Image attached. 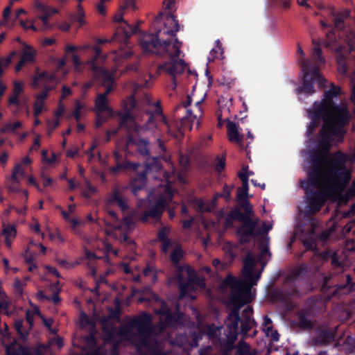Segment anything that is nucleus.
<instances>
[{
	"instance_id": "f257e3e1",
	"label": "nucleus",
	"mask_w": 355,
	"mask_h": 355,
	"mask_svg": "<svg viewBox=\"0 0 355 355\" xmlns=\"http://www.w3.org/2000/svg\"><path fill=\"white\" fill-rule=\"evenodd\" d=\"M347 156L342 151L331 155L318 148L310 154V166L307 180L300 182L307 204V212L314 214L322 209L327 199V194L314 188H328L334 191L336 187H345L351 180V173L347 169Z\"/></svg>"
},
{
	"instance_id": "f03ea898",
	"label": "nucleus",
	"mask_w": 355,
	"mask_h": 355,
	"mask_svg": "<svg viewBox=\"0 0 355 355\" xmlns=\"http://www.w3.org/2000/svg\"><path fill=\"white\" fill-rule=\"evenodd\" d=\"M259 251V257L251 254L246 257L242 270V280L235 279L232 275H228L224 280V286H230L232 291L230 303L234 311L227 318V326L234 334H236L240 320L239 311L241 306L253 300L254 293L250 287L259 281L264 266L271 257L268 245H260Z\"/></svg>"
},
{
	"instance_id": "7ed1b4c3",
	"label": "nucleus",
	"mask_w": 355,
	"mask_h": 355,
	"mask_svg": "<svg viewBox=\"0 0 355 355\" xmlns=\"http://www.w3.org/2000/svg\"><path fill=\"white\" fill-rule=\"evenodd\" d=\"M331 88L324 92L320 101H315L313 107L324 114V123L318 132V148L329 152L335 138L342 141L346 133L345 127L351 119L347 106L340 105L334 98L341 92L340 87L331 83Z\"/></svg>"
},
{
	"instance_id": "20e7f679",
	"label": "nucleus",
	"mask_w": 355,
	"mask_h": 355,
	"mask_svg": "<svg viewBox=\"0 0 355 355\" xmlns=\"http://www.w3.org/2000/svg\"><path fill=\"white\" fill-rule=\"evenodd\" d=\"M160 33L157 35H144L140 39L139 45L145 53L156 54L160 57L168 56L169 62H164L157 67L159 73L166 71L172 77L173 89L177 86L175 76L184 71L187 66L184 60H177L180 55L182 42L178 38L172 43L169 40L160 37Z\"/></svg>"
},
{
	"instance_id": "39448f33",
	"label": "nucleus",
	"mask_w": 355,
	"mask_h": 355,
	"mask_svg": "<svg viewBox=\"0 0 355 355\" xmlns=\"http://www.w3.org/2000/svg\"><path fill=\"white\" fill-rule=\"evenodd\" d=\"M229 216L242 223L236 230V233L242 242L248 243L254 241L258 242L257 244H269L270 239L268 232L272 228V224L263 222L259 227L257 219H252L245 214H242L239 207L232 209L229 212Z\"/></svg>"
},
{
	"instance_id": "423d86ee",
	"label": "nucleus",
	"mask_w": 355,
	"mask_h": 355,
	"mask_svg": "<svg viewBox=\"0 0 355 355\" xmlns=\"http://www.w3.org/2000/svg\"><path fill=\"white\" fill-rule=\"evenodd\" d=\"M300 66L303 73V83L302 86L295 89L297 94L312 95L315 92L314 83H317L320 88L327 87V80L321 75L319 66L313 60L302 58Z\"/></svg>"
},
{
	"instance_id": "0eeeda50",
	"label": "nucleus",
	"mask_w": 355,
	"mask_h": 355,
	"mask_svg": "<svg viewBox=\"0 0 355 355\" xmlns=\"http://www.w3.org/2000/svg\"><path fill=\"white\" fill-rule=\"evenodd\" d=\"M123 13L117 14L114 17V21L122 23L116 28L112 36V40L117 41L121 45L119 55L123 58H130L133 51L128 46L130 37L138 31L137 26H132L123 19Z\"/></svg>"
},
{
	"instance_id": "6e6552de",
	"label": "nucleus",
	"mask_w": 355,
	"mask_h": 355,
	"mask_svg": "<svg viewBox=\"0 0 355 355\" xmlns=\"http://www.w3.org/2000/svg\"><path fill=\"white\" fill-rule=\"evenodd\" d=\"M164 17H165V28L164 30L157 31L155 34L149 33L148 35H158V33H160V37L163 38L164 40H169L171 41L172 43H174L175 39L178 38L176 37V34L180 29V26L178 23V20L171 13H168L165 15L163 12H159L155 18V21L156 23L161 22ZM144 35L145 34H144L143 35Z\"/></svg>"
},
{
	"instance_id": "1a4fd4ad",
	"label": "nucleus",
	"mask_w": 355,
	"mask_h": 355,
	"mask_svg": "<svg viewBox=\"0 0 355 355\" xmlns=\"http://www.w3.org/2000/svg\"><path fill=\"white\" fill-rule=\"evenodd\" d=\"M150 142L148 139L144 138H135L132 135H128L125 146L122 150L127 155L133 153V148L135 147L137 151L142 156L147 157L150 155L149 150Z\"/></svg>"
},
{
	"instance_id": "9d476101",
	"label": "nucleus",
	"mask_w": 355,
	"mask_h": 355,
	"mask_svg": "<svg viewBox=\"0 0 355 355\" xmlns=\"http://www.w3.org/2000/svg\"><path fill=\"white\" fill-rule=\"evenodd\" d=\"M180 272L182 276L186 275L188 279L186 284H181L180 285L181 296H187L191 290H197L198 288H202L205 287L204 280H200L197 284L195 282V271L189 266H182Z\"/></svg>"
},
{
	"instance_id": "9b49d317",
	"label": "nucleus",
	"mask_w": 355,
	"mask_h": 355,
	"mask_svg": "<svg viewBox=\"0 0 355 355\" xmlns=\"http://www.w3.org/2000/svg\"><path fill=\"white\" fill-rule=\"evenodd\" d=\"M92 71L94 79L96 80L102 82L103 85L105 87V92L101 94L105 95V96L107 97V96L113 90V75L107 69L99 66H96L94 63V61H92Z\"/></svg>"
},
{
	"instance_id": "f8f14e48",
	"label": "nucleus",
	"mask_w": 355,
	"mask_h": 355,
	"mask_svg": "<svg viewBox=\"0 0 355 355\" xmlns=\"http://www.w3.org/2000/svg\"><path fill=\"white\" fill-rule=\"evenodd\" d=\"M168 206L166 198L160 196L155 202L150 207L148 210L144 211L139 216L140 221L146 223L149 218H153L156 220H160L163 212Z\"/></svg>"
},
{
	"instance_id": "ddd939ff",
	"label": "nucleus",
	"mask_w": 355,
	"mask_h": 355,
	"mask_svg": "<svg viewBox=\"0 0 355 355\" xmlns=\"http://www.w3.org/2000/svg\"><path fill=\"white\" fill-rule=\"evenodd\" d=\"M302 244H317L318 241L325 242L330 236V233L327 231L319 232L317 227L313 225L309 230L302 231Z\"/></svg>"
},
{
	"instance_id": "4468645a",
	"label": "nucleus",
	"mask_w": 355,
	"mask_h": 355,
	"mask_svg": "<svg viewBox=\"0 0 355 355\" xmlns=\"http://www.w3.org/2000/svg\"><path fill=\"white\" fill-rule=\"evenodd\" d=\"M113 157L116 162V165L110 167V170L113 174H116L121 171H137L139 166V163L132 162L128 160L122 162L123 155L117 150L113 152Z\"/></svg>"
},
{
	"instance_id": "2eb2a0df",
	"label": "nucleus",
	"mask_w": 355,
	"mask_h": 355,
	"mask_svg": "<svg viewBox=\"0 0 355 355\" xmlns=\"http://www.w3.org/2000/svg\"><path fill=\"white\" fill-rule=\"evenodd\" d=\"M309 118L311 120L309 123L306 135L308 138H311L315 133L317 128L320 125L321 120H323L324 123V114L312 107L311 109L307 110Z\"/></svg>"
},
{
	"instance_id": "dca6fc26",
	"label": "nucleus",
	"mask_w": 355,
	"mask_h": 355,
	"mask_svg": "<svg viewBox=\"0 0 355 355\" xmlns=\"http://www.w3.org/2000/svg\"><path fill=\"white\" fill-rule=\"evenodd\" d=\"M147 123L149 125H153L156 128H159L160 124H164L167 128L169 126L168 122L163 114L162 107H157L153 112L149 113Z\"/></svg>"
},
{
	"instance_id": "f3484780",
	"label": "nucleus",
	"mask_w": 355,
	"mask_h": 355,
	"mask_svg": "<svg viewBox=\"0 0 355 355\" xmlns=\"http://www.w3.org/2000/svg\"><path fill=\"white\" fill-rule=\"evenodd\" d=\"M78 4L77 6V10L76 12L71 13L69 16V19L72 24H77V28H82L85 24L86 20L85 19V10L81 5V2L83 0H78Z\"/></svg>"
},
{
	"instance_id": "a211bd4d",
	"label": "nucleus",
	"mask_w": 355,
	"mask_h": 355,
	"mask_svg": "<svg viewBox=\"0 0 355 355\" xmlns=\"http://www.w3.org/2000/svg\"><path fill=\"white\" fill-rule=\"evenodd\" d=\"M227 135L230 141L236 142L241 148H243V135H240L238 131V126L236 123L228 121L227 123Z\"/></svg>"
},
{
	"instance_id": "6ab92c4d",
	"label": "nucleus",
	"mask_w": 355,
	"mask_h": 355,
	"mask_svg": "<svg viewBox=\"0 0 355 355\" xmlns=\"http://www.w3.org/2000/svg\"><path fill=\"white\" fill-rule=\"evenodd\" d=\"M146 179V171L139 172L136 175L130 183L131 191L135 196H137L138 193L145 187Z\"/></svg>"
},
{
	"instance_id": "aec40b11",
	"label": "nucleus",
	"mask_w": 355,
	"mask_h": 355,
	"mask_svg": "<svg viewBox=\"0 0 355 355\" xmlns=\"http://www.w3.org/2000/svg\"><path fill=\"white\" fill-rule=\"evenodd\" d=\"M136 105V102L135 99L132 98L130 101V107L125 108V111L124 112H119L118 116L120 118L119 120V126L120 127H125L128 122L134 121V116L132 110L135 108Z\"/></svg>"
},
{
	"instance_id": "412c9836",
	"label": "nucleus",
	"mask_w": 355,
	"mask_h": 355,
	"mask_svg": "<svg viewBox=\"0 0 355 355\" xmlns=\"http://www.w3.org/2000/svg\"><path fill=\"white\" fill-rule=\"evenodd\" d=\"M109 201L112 204H116L117 206L122 210H127L129 207L128 202L123 198L120 191L115 188L113 189L112 195L109 199Z\"/></svg>"
},
{
	"instance_id": "4be33fe9",
	"label": "nucleus",
	"mask_w": 355,
	"mask_h": 355,
	"mask_svg": "<svg viewBox=\"0 0 355 355\" xmlns=\"http://www.w3.org/2000/svg\"><path fill=\"white\" fill-rule=\"evenodd\" d=\"M95 107L98 112H107L109 116L112 115V110L109 106L107 98L105 95L98 94L95 101Z\"/></svg>"
},
{
	"instance_id": "5701e85b",
	"label": "nucleus",
	"mask_w": 355,
	"mask_h": 355,
	"mask_svg": "<svg viewBox=\"0 0 355 355\" xmlns=\"http://www.w3.org/2000/svg\"><path fill=\"white\" fill-rule=\"evenodd\" d=\"M197 120V116L193 115L191 110H186V115L180 119V128L191 130L193 123Z\"/></svg>"
},
{
	"instance_id": "b1692460",
	"label": "nucleus",
	"mask_w": 355,
	"mask_h": 355,
	"mask_svg": "<svg viewBox=\"0 0 355 355\" xmlns=\"http://www.w3.org/2000/svg\"><path fill=\"white\" fill-rule=\"evenodd\" d=\"M34 8L42 12H48L51 16L53 15L58 14L59 10L46 5L40 0H33Z\"/></svg>"
},
{
	"instance_id": "393cba45",
	"label": "nucleus",
	"mask_w": 355,
	"mask_h": 355,
	"mask_svg": "<svg viewBox=\"0 0 355 355\" xmlns=\"http://www.w3.org/2000/svg\"><path fill=\"white\" fill-rule=\"evenodd\" d=\"M313 44H314V48L313 49L312 59L317 62L315 64L318 66V64H324L325 60L324 58L322 55V49L320 47V42H318L313 40Z\"/></svg>"
},
{
	"instance_id": "a878e982",
	"label": "nucleus",
	"mask_w": 355,
	"mask_h": 355,
	"mask_svg": "<svg viewBox=\"0 0 355 355\" xmlns=\"http://www.w3.org/2000/svg\"><path fill=\"white\" fill-rule=\"evenodd\" d=\"M16 229L13 225H8L3 227V235L5 239V244H11L12 239L16 236Z\"/></svg>"
},
{
	"instance_id": "bb28decb",
	"label": "nucleus",
	"mask_w": 355,
	"mask_h": 355,
	"mask_svg": "<svg viewBox=\"0 0 355 355\" xmlns=\"http://www.w3.org/2000/svg\"><path fill=\"white\" fill-rule=\"evenodd\" d=\"M171 232V227L168 226L162 227L157 233V241L162 244H173L168 239V235Z\"/></svg>"
},
{
	"instance_id": "cd10ccee",
	"label": "nucleus",
	"mask_w": 355,
	"mask_h": 355,
	"mask_svg": "<svg viewBox=\"0 0 355 355\" xmlns=\"http://www.w3.org/2000/svg\"><path fill=\"white\" fill-rule=\"evenodd\" d=\"M42 13V15L38 17V19L40 20V24H37V27L38 30L46 31L52 28V25L49 21L51 15L47 12Z\"/></svg>"
},
{
	"instance_id": "c85d7f7f",
	"label": "nucleus",
	"mask_w": 355,
	"mask_h": 355,
	"mask_svg": "<svg viewBox=\"0 0 355 355\" xmlns=\"http://www.w3.org/2000/svg\"><path fill=\"white\" fill-rule=\"evenodd\" d=\"M107 234L109 235H112L115 237L117 240H120L121 241H126L128 239V235L123 232H122L121 230L120 224L116 225L112 232H108Z\"/></svg>"
},
{
	"instance_id": "c756f323",
	"label": "nucleus",
	"mask_w": 355,
	"mask_h": 355,
	"mask_svg": "<svg viewBox=\"0 0 355 355\" xmlns=\"http://www.w3.org/2000/svg\"><path fill=\"white\" fill-rule=\"evenodd\" d=\"M237 201L239 202V207H238L240 209L241 208L243 209L245 212L242 214H245L248 217H251V215L252 214V206L250 205V203L248 198H243L241 200H237Z\"/></svg>"
},
{
	"instance_id": "7c9ffc66",
	"label": "nucleus",
	"mask_w": 355,
	"mask_h": 355,
	"mask_svg": "<svg viewBox=\"0 0 355 355\" xmlns=\"http://www.w3.org/2000/svg\"><path fill=\"white\" fill-rule=\"evenodd\" d=\"M34 56L35 54L31 48L28 46H26L20 59L25 63L32 62L34 61Z\"/></svg>"
},
{
	"instance_id": "2f4dec72",
	"label": "nucleus",
	"mask_w": 355,
	"mask_h": 355,
	"mask_svg": "<svg viewBox=\"0 0 355 355\" xmlns=\"http://www.w3.org/2000/svg\"><path fill=\"white\" fill-rule=\"evenodd\" d=\"M192 99L191 97L189 96H187V99L185 101H183L180 104L177 105L174 108V113L175 114L178 116V112L180 110H188L187 107L191 104Z\"/></svg>"
},
{
	"instance_id": "473e14b6",
	"label": "nucleus",
	"mask_w": 355,
	"mask_h": 355,
	"mask_svg": "<svg viewBox=\"0 0 355 355\" xmlns=\"http://www.w3.org/2000/svg\"><path fill=\"white\" fill-rule=\"evenodd\" d=\"M223 53V49L222 48V44H220L219 40L216 41V46L214 49H212L209 53V56L208 58L209 61H214V60L218 58V54L222 55Z\"/></svg>"
},
{
	"instance_id": "72a5a7b5",
	"label": "nucleus",
	"mask_w": 355,
	"mask_h": 355,
	"mask_svg": "<svg viewBox=\"0 0 355 355\" xmlns=\"http://www.w3.org/2000/svg\"><path fill=\"white\" fill-rule=\"evenodd\" d=\"M51 89L52 87H45L44 90L41 93L36 95L35 103L44 105V102L49 96V92L51 91Z\"/></svg>"
},
{
	"instance_id": "f704fd0d",
	"label": "nucleus",
	"mask_w": 355,
	"mask_h": 355,
	"mask_svg": "<svg viewBox=\"0 0 355 355\" xmlns=\"http://www.w3.org/2000/svg\"><path fill=\"white\" fill-rule=\"evenodd\" d=\"M18 175H24V171L20 164H17L12 170L11 180L13 183L19 182Z\"/></svg>"
},
{
	"instance_id": "c9c22d12",
	"label": "nucleus",
	"mask_w": 355,
	"mask_h": 355,
	"mask_svg": "<svg viewBox=\"0 0 355 355\" xmlns=\"http://www.w3.org/2000/svg\"><path fill=\"white\" fill-rule=\"evenodd\" d=\"M248 191H249L248 184H243L241 187H239L237 189V194H236L237 200L248 198Z\"/></svg>"
},
{
	"instance_id": "e433bc0d",
	"label": "nucleus",
	"mask_w": 355,
	"mask_h": 355,
	"mask_svg": "<svg viewBox=\"0 0 355 355\" xmlns=\"http://www.w3.org/2000/svg\"><path fill=\"white\" fill-rule=\"evenodd\" d=\"M36 315H40V311L37 306H33V310L26 311V320L30 324V327L33 326V319Z\"/></svg>"
},
{
	"instance_id": "4c0bfd02",
	"label": "nucleus",
	"mask_w": 355,
	"mask_h": 355,
	"mask_svg": "<svg viewBox=\"0 0 355 355\" xmlns=\"http://www.w3.org/2000/svg\"><path fill=\"white\" fill-rule=\"evenodd\" d=\"M91 48H92V46L89 44H85V45L80 46L67 44L65 48V53H74L78 50L87 51L88 49H90Z\"/></svg>"
},
{
	"instance_id": "58836bf2",
	"label": "nucleus",
	"mask_w": 355,
	"mask_h": 355,
	"mask_svg": "<svg viewBox=\"0 0 355 355\" xmlns=\"http://www.w3.org/2000/svg\"><path fill=\"white\" fill-rule=\"evenodd\" d=\"M182 257L183 252L182 249L179 247H177L172 251L171 259L173 263H177L180 261Z\"/></svg>"
},
{
	"instance_id": "ea45409f",
	"label": "nucleus",
	"mask_w": 355,
	"mask_h": 355,
	"mask_svg": "<svg viewBox=\"0 0 355 355\" xmlns=\"http://www.w3.org/2000/svg\"><path fill=\"white\" fill-rule=\"evenodd\" d=\"M55 78V76L53 73H48L46 71H42L40 73H39L35 77V80H46V81H52V80H54Z\"/></svg>"
},
{
	"instance_id": "a19ab883",
	"label": "nucleus",
	"mask_w": 355,
	"mask_h": 355,
	"mask_svg": "<svg viewBox=\"0 0 355 355\" xmlns=\"http://www.w3.org/2000/svg\"><path fill=\"white\" fill-rule=\"evenodd\" d=\"M334 24L337 29L342 30L344 28V17L341 14L336 13L334 15Z\"/></svg>"
},
{
	"instance_id": "79ce46f5",
	"label": "nucleus",
	"mask_w": 355,
	"mask_h": 355,
	"mask_svg": "<svg viewBox=\"0 0 355 355\" xmlns=\"http://www.w3.org/2000/svg\"><path fill=\"white\" fill-rule=\"evenodd\" d=\"M326 36L328 40L324 42V45L329 47L332 43L336 41V33L333 29H331L327 33Z\"/></svg>"
},
{
	"instance_id": "37998d69",
	"label": "nucleus",
	"mask_w": 355,
	"mask_h": 355,
	"mask_svg": "<svg viewBox=\"0 0 355 355\" xmlns=\"http://www.w3.org/2000/svg\"><path fill=\"white\" fill-rule=\"evenodd\" d=\"M128 8L132 10L136 9L135 0H124L123 3L120 6L121 12Z\"/></svg>"
},
{
	"instance_id": "c03bdc74",
	"label": "nucleus",
	"mask_w": 355,
	"mask_h": 355,
	"mask_svg": "<svg viewBox=\"0 0 355 355\" xmlns=\"http://www.w3.org/2000/svg\"><path fill=\"white\" fill-rule=\"evenodd\" d=\"M91 49H92V50L94 51V53H95V55L94 58H92L91 60H89L88 62H87V64L89 65L90 67V69L92 70V62L94 61V63L98 66L96 64V60L98 59V58L101 55V49L97 46H93L92 47Z\"/></svg>"
},
{
	"instance_id": "a18cd8bd",
	"label": "nucleus",
	"mask_w": 355,
	"mask_h": 355,
	"mask_svg": "<svg viewBox=\"0 0 355 355\" xmlns=\"http://www.w3.org/2000/svg\"><path fill=\"white\" fill-rule=\"evenodd\" d=\"M232 187H229L227 184L223 187V192L218 193L219 197L224 198L226 201H229L231 198V191Z\"/></svg>"
},
{
	"instance_id": "49530a36",
	"label": "nucleus",
	"mask_w": 355,
	"mask_h": 355,
	"mask_svg": "<svg viewBox=\"0 0 355 355\" xmlns=\"http://www.w3.org/2000/svg\"><path fill=\"white\" fill-rule=\"evenodd\" d=\"M102 113L103 112H97V114H96L95 125H96V128H101L102 126V125L107 119V116H104Z\"/></svg>"
},
{
	"instance_id": "de8ad7c7",
	"label": "nucleus",
	"mask_w": 355,
	"mask_h": 355,
	"mask_svg": "<svg viewBox=\"0 0 355 355\" xmlns=\"http://www.w3.org/2000/svg\"><path fill=\"white\" fill-rule=\"evenodd\" d=\"M263 330L266 335L269 336L270 331H272V320L268 316H265L263 318Z\"/></svg>"
},
{
	"instance_id": "09e8293b",
	"label": "nucleus",
	"mask_w": 355,
	"mask_h": 355,
	"mask_svg": "<svg viewBox=\"0 0 355 355\" xmlns=\"http://www.w3.org/2000/svg\"><path fill=\"white\" fill-rule=\"evenodd\" d=\"M23 85L21 83L15 81L13 83L12 94L18 96L23 92Z\"/></svg>"
},
{
	"instance_id": "8fccbe9b",
	"label": "nucleus",
	"mask_w": 355,
	"mask_h": 355,
	"mask_svg": "<svg viewBox=\"0 0 355 355\" xmlns=\"http://www.w3.org/2000/svg\"><path fill=\"white\" fill-rule=\"evenodd\" d=\"M216 170L220 173L223 170H224L225 166V160L223 158H220L219 157H216Z\"/></svg>"
},
{
	"instance_id": "3c124183",
	"label": "nucleus",
	"mask_w": 355,
	"mask_h": 355,
	"mask_svg": "<svg viewBox=\"0 0 355 355\" xmlns=\"http://www.w3.org/2000/svg\"><path fill=\"white\" fill-rule=\"evenodd\" d=\"M19 96L12 94V96L8 98V105H16L17 107L20 106L21 103L19 99Z\"/></svg>"
},
{
	"instance_id": "603ef678",
	"label": "nucleus",
	"mask_w": 355,
	"mask_h": 355,
	"mask_svg": "<svg viewBox=\"0 0 355 355\" xmlns=\"http://www.w3.org/2000/svg\"><path fill=\"white\" fill-rule=\"evenodd\" d=\"M83 108L80 103L78 102L76 105V107L73 111V116H74L76 121H78L80 118V110Z\"/></svg>"
},
{
	"instance_id": "864d4df0",
	"label": "nucleus",
	"mask_w": 355,
	"mask_h": 355,
	"mask_svg": "<svg viewBox=\"0 0 355 355\" xmlns=\"http://www.w3.org/2000/svg\"><path fill=\"white\" fill-rule=\"evenodd\" d=\"M43 108H44V105L34 103V105H33L34 116L37 118L39 115H40L42 112Z\"/></svg>"
},
{
	"instance_id": "5fc2aeb1",
	"label": "nucleus",
	"mask_w": 355,
	"mask_h": 355,
	"mask_svg": "<svg viewBox=\"0 0 355 355\" xmlns=\"http://www.w3.org/2000/svg\"><path fill=\"white\" fill-rule=\"evenodd\" d=\"M28 22L27 21H20V24L24 29H32L34 31H38V28L34 24L31 23L30 25H28Z\"/></svg>"
},
{
	"instance_id": "6e6d98bb",
	"label": "nucleus",
	"mask_w": 355,
	"mask_h": 355,
	"mask_svg": "<svg viewBox=\"0 0 355 355\" xmlns=\"http://www.w3.org/2000/svg\"><path fill=\"white\" fill-rule=\"evenodd\" d=\"M11 6H8L6 7L3 12V20L5 23H7L9 19V17L11 13Z\"/></svg>"
},
{
	"instance_id": "4d7b16f0",
	"label": "nucleus",
	"mask_w": 355,
	"mask_h": 355,
	"mask_svg": "<svg viewBox=\"0 0 355 355\" xmlns=\"http://www.w3.org/2000/svg\"><path fill=\"white\" fill-rule=\"evenodd\" d=\"M275 2L284 9H288L291 5V0H274Z\"/></svg>"
},
{
	"instance_id": "13d9d810",
	"label": "nucleus",
	"mask_w": 355,
	"mask_h": 355,
	"mask_svg": "<svg viewBox=\"0 0 355 355\" xmlns=\"http://www.w3.org/2000/svg\"><path fill=\"white\" fill-rule=\"evenodd\" d=\"M42 178L43 179L44 187H49L53 183V179L49 176H46L44 173L42 174Z\"/></svg>"
},
{
	"instance_id": "bf43d9fd",
	"label": "nucleus",
	"mask_w": 355,
	"mask_h": 355,
	"mask_svg": "<svg viewBox=\"0 0 355 355\" xmlns=\"http://www.w3.org/2000/svg\"><path fill=\"white\" fill-rule=\"evenodd\" d=\"M22 327H23V322H22V320H17L15 322L16 329L17 330L18 333L20 335L24 336L26 333L23 330Z\"/></svg>"
},
{
	"instance_id": "052dcab7",
	"label": "nucleus",
	"mask_w": 355,
	"mask_h": 355,
	"mask_svg": "<svg viewBox=\"0 0 355 355\" xmlns=\"http://www.w3.org/2000/svg\"><path fill=\"white\" fill-rule=\"evenodd\" d=\"M8 132H14L13 131V129H12V123H5L2 128H1L0 129V132L1 133H6Z\"/></svg>"
},
{
	"instance_id": "680f3d73",
	"label": "nucleus",
	"mask_w": 355,
	"mask_h": 355,
	"mask_svg": "<svg viewBox=\"0 0 355 355\" xmlns=\"http://www.w3.org/2000/svg\"><path fill=\"white\" fill-rule=\"evenodd\" d=\"M97 146H98V142L96 141H94L93 142V144H92V146H90V148H89V150H87V154L89 155L90 159H92L94 157V154L93 151L97 148Z\"/></svg>"
},
{
	"instance_id": "e2e57ef3",
	"label": "nucleus",
	"mask_w": 355,
	"mask_h": 355,
	"mask_svg": "<svg viewBox=\"0 0 355 355\" xmlns=\"http://www.w3.org/2000/svg\"><path fill=\"white\" fill-rule=\"evenodd\" d=\"M193 221L194 218L193 217H191L189 219L183 220L182 222V227L185 230L191 228Z\"/></svg>"
},
{
	"instance_id": "0e129e2a",
	"label": "nucleus",
	"mask_w": 355,
	"mask_h": 355,
	"mask_svg": "<svg viewBox=\"0 0 355 355\" xmlns=\"http://www.w3.org/2000/svg\"><path fill=\"white\" fill-rule=\"evenodd\" d=\"M71 61L76 67H79L82 64L79 56L76 53H73L71 56Z\"/></svg>"
},
{
	"instance_id": "69168bd1",
	"label": "nucleus",
	"mask_w": 355,
	"mask_h": 355,
	"mask_svg": "<svg viewBox=\"0 0 355 355\" xmlns=\"http://www.w3.org/2000/svg\"><path fill=\"white\" fill-rule=\"evenodd\" d=\"M72 24L68 23L66 21L62 22L58 25L59 29H60L62 31L67 32L69 31L71 28V26Z\"/></svg>"
},
{
	"instance_id": "338daca9",
	"label": "nucleus",
	"mask_w": 355,
	"mask_h": 355,
	"mask_svg": "<svg viewBox=\"0 0 355 355\" xmlns=\"http://www.w3.org/2000/svg\"><path fill=\"white\" fill-rule=\"evenodd\" d=\"M1 298L2 301H0V310H7L8 306V301L6 299V296L3 295Z\"/></svg>"
},
{
	"instance_id": "774afa93",
	"label": "nucleus",
	"mask_w": 355,
	"mask_h": 355,
	"mask_svg": "<svg viewBox=\"0 0 355 355\" xmlns=\"http://www.w3.org/2000/svg\"><path fill=\"white\" fill-rule=\"evenodd\" d=\"M108 1L109 0H101V2L96 5V9L101 15H104L105 13V8L103 6V3Z\"/></svg>"
}]
</instances>
